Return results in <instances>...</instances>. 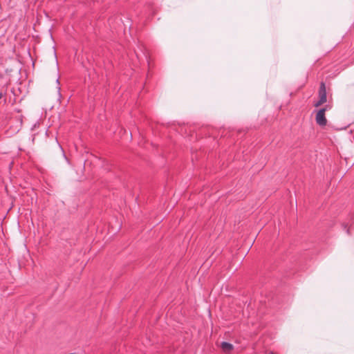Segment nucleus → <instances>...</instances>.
<instances>
[{"label":"nucleus","instance_id":"3","mask_svg":"<svg viewBox=\"0 0 354 354\" xmlns=\"http://www.w3.org/2000/svg\"><path fill=\"white\" fill-rule=\"evenodd\" d=\"M221 347L224 352L227 353H230L234 349L233 344L227 342H222L221 344Z\"/></svg>","mask_w":354,"mask_h":354},{"label":"nucleus","instance_id":"7","mask_svg":"<svg viewBox=\"0 0 354 354\" xmlns=\"http://www.w3.org/2000/svg\"><path fill=\"white\" fill-rule=\"evenodd\" d=\"M269 354H275V353L273 352H270Z\"/></svg>","mask_w":354,"mask_h":354},{"label":"nucleus","instance_id":"4","mask_svg":"<svg viewBox=\"0 0 354 354\" xmlns=\"http://www.w3.org/2000/svg\"><path fill=\"white\" fill-rule=\"evenodd\" d=\"M57 88H58V93L60 95V87H57Z\"/></svg>","mask_w":354,"mask_h":354},{"label":"nucleus","instance_id":"1","mask_svg":"<svg viewBox=\"0 0 354 354\" xmlns=\"http://www.w3.org/2000/svg\"><path fill=\"white\" fill-rule=\"evenodd\" d=\"M332 106L329 104L319 109L315 114V122L321 127H325L327 124V119L325 115L326 111L331 109Z\"/></svg>","mask_w":354,"mask_h":354},{"label":"nucleus","instance_id":"2","mask_svg":"<svg viewBox=\"0 0 354 354\" xmlns=\"http://www.w3.org/2000/svg\"><path fill=\"white\" fill-rule=\"evenodd\" d=\"M327 101L326 85L324 82H322L319 89V100L314 102L315 107H319L324 104Z\"/></svg>","mask_w":354,"mask_h":354},{"label":"nucleus","instance_id":"6","mask_svg":"<svg viewBox=\"0 0 354 354\" xmlns=\"http://www.w3.org/2000/svg\"><path fill=\"white\" fill-rule=\"evenodd\" d=\"M56 82H57V84H59V78H57V79Z\"/></svg>","mask_w":354,"mask_h":354},{"label":"nucleus","instance_id":"5","mask_svg":"<svg viewBox=\"0 0 354 354\" xmlns=\"http://www.w3.org/2000/svg\"><path fill=\"white\" fill-rule=\"evenodd\" d=\"M3 97V93L0 92V99Z\"/></svg>","mask_w":354,"mask_h":354}]
</instances>
